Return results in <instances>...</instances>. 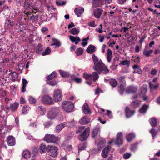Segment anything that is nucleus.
I'll return each instance as SVG.
<instances>
[{
	"label": "nucleus",
	"mask_w": 160,
	"mask_h": 160,
	"mask_svg": "<svg viewBox=\"0 0 160 160\" xmlns=\"http://www.w3.org/2000/svg\"><path fill=\"white\" fill-rule=\"evenodd\" d=\"M87 143L86 142H84L82 144L79 145L78 147V150H85L87 147Z\"/></svg>",
	"instance_id": "37998d69"
},
{
	"label": "nucleus",
	"mask_w": 160,
	"mask_h": 160,
	"mask_svg": "<svg viewBox=\"0 0 160 160\" xmlns=\"http://www.w3.org/2000/svg\"><path fill=\"white\" fill-rule=\"evenodd\" d=\"M138 145L137 142L132 144L130 147V150L132 152H135L137 149Z\"/></svg>",
	"instance_id": "ea45409f"
},
{
	"label": "nucleus",
	"mask_w": 160,
	"mask_h": 160,
	"mask_svg": "<svg viewBox=\"0 0 160 160\" xmlns=\"http://www.w3.org/2000/svg\"><path fill=\"white\" fill-rule=\"evenodd\" d=\"M88 25L92 28L95 27L97 25L95 24V21H92L88 23Z\"/></svg>",
	"instance_id": "052dcab7"
},
{
	"label": "nucleus",
	"mask_w": 160,
	"mask_h": 160,
	"mask_svg": "<svg viewBox=\"0 0 160 160\" xmlns=\"http://www.w3.org/2000/svg\"><path fill=\"white\" fill-rule=\"evenodd\" d=\"M111 149V147L110 146H108L106 147L102 152L101 155L102 157L104 158L107 157L109 151Z\"/></svg>",
	"instance_id": "dca6fc26"
},
{
	"label": "nucleus",
	"mask_w": 160,
	"mask_h": 160,
	"mask_svg": "<svg viewBox=\"0 0 160 160\" xmlns=\"http://www.w3.org/2000/svg\"><path fill=\"white\" fill-rule=\"evenodd\" d=\"M57 76V73L55 72L54 71L49 75L46 76V78L48 80H51L56 77Z\"/></svg>",
	"instance_id": "72a5a7b5"
},
{
	"label": "nucleus",
	"mask_w": 160,
	"mask_h": 160,
	"mask_svg": "<svg viewBox=\"0 0 160 160\" xmlns=\"http://www.w3.org/2000/svg\"><path fill=\"white\" fill-rule=\"evenodd\" d=\"M58 149L57 147L48 145V154L53 158L56 157L58 153Z\"/></svg>",
	"instance_id": "423d86ee"
},
{
	"label": "nucleus",
	"mask_w": 160,
	"mask_h": 160,
	"mask_svg": "<svg viewBox=\"0 0 160 160\" xmlns=\"http://www.w3.org/2000/svg\"><path fill=\"white\" fill-rule=\"evenodd\" d=\"M48 146L46 147V145L43 143L40 145L39 146L40 152L41 153H45L46 151L48 152Z\"/></svg>",
	"instance_id": "f3484780"
},
{
	"label": "nucleus",
	"mask_w": 160,
	"mask_h": 160,
	"mask_svg": "<svg viewBox=\"0 0 160 160\" xmlns=\"http://www.w3.org/2000/svg\"><path fill=\"white\" fill-rule=\"evenodd\" d=\"M137 86L130 85L126 88V92L127 94L134 93L137 92Z\"/></svg>",
	"instance_id": "9d476101"
},
{
	"label": "nucleus",
	"mask_w": 160,
	"mask_h": 160,
	"mask_svg": "<svg viewBox=\"0 0 160 160\" xmlns=\"http://www.w3.org/2000/svg\"><path fill=\"white\" fill-rule=\"evenodd\" d=\"M153 50L152 49L147 50L145 49L143 52V53L146 57H149L151 56V54L153 52Z\"/></svg>",
	"instance_id": "e433bc0d"
},
{
	"label": "nucleus",
	"mask_w": 160,
	"mask_h": 160,
	"mask_svg": "<svg viewBox=\"0 0 160 160\" xmlns=\"http://www.w3.org/2000/svg\"><path fill=\"white\" fill-rule=\"evenodd\" d=\"M19 102L20 104H24L26 103V101L25 99L23 98L22 97H21L20 98Z\"/></svg>",
	"instance_id": "774afa93"
},
{
	"label": "nucleus",
	"mask_w": 160,
	"mask_h": 160,
	"mask_svg": "<svg viewBox=\"0 0 160 160\" xmlns=\"http://www.w3.org/2000/svg\"><path fill=\"white\" fill-rule=\"evenodd\" d=\"M103 10L101 8H98L95 9L94 11V15L95 17L97 19L99 18L103 12Z\"/></svg>",
	"instance_id": "ddd939ff"
},
{
	"label": "nucleus",
	"mask_w": 160,
	"mask_h": 160,
	"mask_svg": "<svg viewBox=\"0 0 160 160\" xmlns=\"http://www.w3.org/2000/svg\"><path fill=\"white\" fill-rule=\"evenodd\" d=\"M150 125L152 127H155L158 124V122L154 117L151 118L149 120Z\"/></svg>",
	"instance_id": "aec40b11"
},
{
	"label": "nucleus",
	"mask_w": 160,
	"mask_h": 160,
	"mask_svg": "<svg viewBox=\"0 0 160 160\" xmlns=\"http://www.w3.org/2000/svg\"><path fill=\"white\" fill-rule=\"evenodd\" d=\"M62 106L63 109L66 112H70L73 110L74 105L69 101H64L62 102Z\"/></svg>",
	"instance_id": "20e7f679"
},
{
	"label": "nucleus",
	"mask_w": 160,
	"mask_h": 160,
	"mask_svg": "<svg viewBox=\"0 0 160 160\" xmlns=\"http://www.w3.org/2000/svg\"><path fill=\"white\" fill-rule=\"evenodd\" d=\"M86 51L88 53L92 54L96 51V47L93 45H90L87 48Z\"/></svg>",
	"instance_id": "412c9836"
},
{
	"label": "nucleus",
	"mask_w": 160,
	"mask_h": 160,
	"mask_svg": "<svg viewBox=\"0 0 160 160\" xmlns=\"http://www.w3.org/2000/svg\"><path fill=\"white\" fill-rule=\"evenodd\" d=\"M149 107L145 104H144L142 107L139 109V112L141 113L145 114L148 108Z\"/></svg>",
	"instance_id": "5701e85b"
},
{
	"label": "nucleus",
	"mask_w": 160,
	"mask_h": 160,
	"mask_svg": "<svg viewBox=\"0 0 160 160\" xmlns=\"http://www.w3.org/2000/svg\"><path fill=\"white\" fill-rule=\"evenodd\" d=\"M62 95L61 91L60 89H57L54 92L53 97L55 101H60L62 99Z\"/></svg>",
	"instance_id": "1a4fd4ad"
},
{
	"label": "nucleus",
	"mask_w": 160,
	"mask_h": 160,
	"mask_svg": "<svg viewBox=\"0 0 160 160\" xmlns=\"http://www.w3.org/2000/svg\"><path fill=\"white\" fill-rule=\"evenodd\" d=\"M133 69H135L133 73L139 74H140L142 73V70L139 68H138V66L137 65H134L133 67Z\"/></svg>",
	"instance_id": "4c0bfd02"
},
{
	"label": "nucleus",
	"mask_w": 160,
	"mask_h": 160,
	"mask_svg": "<svg viewBox=\"0 0 160 160\" xmlns=\"http://www.w3.org/2000/svg\"><path fill=\"white\" fill-rule=\"evenodd\" d=\"M42 100L44 104L47 105L52 104L53 102L52 98L47 95H44L42 98Z\"/></svg>",
	"instance_id": "9b49d317"
},
{
	"label": "nucleus",
	"mask_w": 160,
	"mask_h": 160,
	"mask_svg": "<svg viewBox=\"0 0 160 160\" xmlns=\"http://www.w3.org/2000/svg\"><path fill=\"white\" fill-rule=\"evenodd\" d=\"M126 86L124 84H120L118 86V91L121 95H123L125 90Z\"/></svg>",
	"instance_id": "c756f323"
},
{
	"label": "nucleus",
	"mask_w": 160,
	"mask_h": 160,
	"mask_svg": "<svg viewBox=\"0 0 160 160\" xmlns=\"http://www.w3.org/2000/svg\"><path fill=\"white\" fill-rule=\"evenodd\" d=\"M125 112L126 117L127 118L131 117L134 114L135 112L134 110H131L128 106L126 107Z\"/></svg>",
	"instance_id": "f8f14e48"
},
{
	"label": "nucleus",
	"mask_w": 160,
	"mask_h": 160,
	"mask_svg": "<svg viewBox=\"0 0 160 160\" xmlns=\"http://www.w3.org/2000/svg\"><path fill=\"white\" fill-rule=\"evenodd\" d=\"M28 100L29 103L31 104H34L36 102V99L31 96H28Z\"/></svg>",
	"instance_id": "de8ad7c7"
},
{
	"label": "nucleus",
	"mask_w": 160,
	"mask_h": 160,
	"mask_svg": "<svg viewBox=\"0 0 160 160\" xmlns=\"http://www.w3.org/2000/svg\"><path fill=\"white\" fill-rule=\"evenodd\" d=\"M87 116H84L81 118V119L79 120V123L82 125L87 124L89 122L87 119Z\"/></svg>",
	"instance_id": "c85d7f7f"
},
{
	"label": "nucleus",
	"mask_w": 160,
	"mask_h": 160,
	"mask_svg": "<svg viewBox=\"0 0 160 160\" xmlns=\"http://www.w3.org/2000/svg\"><path fill=\"white\" fill-rule=\"evenodd\" d=\"M7 141L8 145L9 146H13L15 144V139L13 136H9L7 137Z\"/></svg>",
	"instance_id": "4468645a"
},
{
	"label": "nucleus",
	"mask_w": 160,
	"mask_h": 160,
	"mask_svg": "<svg viewBox=\"0 0 160 160\" xmlns=\"http://www.w3.org/2000/svg\"><path fill=\"white\" fill-rule=\"evenodd\" d=\"M83 76L86 80L90 81L92 80L94 82H95L99 78L98 74L96 72H92V74L84 73Z\"/></svg>",
	"instance_id": "39448f33"
},
{
	"label": "nucleus",
	"mask_w": 160,
	"mask_h": 160,
	"mask_svg": "<svg viewBox=\"0 0 160 160\" xmlns=\"http://www.w3.org/2000/svg\"><path fill=\"white\" fill-rule=\"evenodd\" d=\"M141 104V101L139 100H135L132 102L131 106L133 108H137Z\"/></svg>",
	"instance_id": "b1692460"
},
{
	"label": "nucleus",
	"mask_w": 160,
	"mask_h": 160,
	"mask_svg": "<svg viewBox=\"0 0 160 160\" xmlns=\"http://www.w3.org/2000/svg\"><path fill=\"white\" fill-rule=\"evenodd\" d=\"M61 0H56V4L59 6H62L65 5L66 3V2L65 1H63L62 2L61 1Z\"/></svg>",
	"instance_id": "3c124183"
},
{
	"label": "nucleus",
	"mask_w": 160,
	"mask_h": 160,
	"mask_svg": "<svg viewBox=\"0 0 160 160\" xmlns=\"http://www.w3.org/2000/svg\"><path fill=\"white\" fill-rule=\"evenodd\" d=\"M82 109L84 114H88L90 112V111L88 108V106L87 103H85L82 107Z\"/></svg>",
	"instance_id": "cd10ccee"
},
{
	"label": "nucleus",
	"mask_w": 160,
	"mask_h": 160,
	"mask_svg": "<svg viewBox=\"0 0 160 160\" xmlns=\"http://www.w3.org/2000/svg\"><path fill=\"white\" fill-rule=\"evenodd\" d=\"M112 52L109 49H108L107 51V58L108 62H111L112 58Z\"/></svg>",
	"instance_id": "a878e982"
},
{
	"label": "nucleus",
	"mask_w": 160,
	"mask_h": 160,
	"mask_svg": "<svg viewBox=\"0 0 160 160\" xmlns=\"http://www.w3.org/2000/svg\"><path fill=\"white\" fill-rule=\"evenodd\" d=\"M123 134L121 132H118L117 135L116 139L112 140L111 141L108 142L109 144H111L113 142L115 141V144L118 146L122 145L123 144Z\"/></svg>",
	"instance_id": "7ed1b4c3"
},
{
	"label": "nucleus",
	"mask_w": 160,
	"mask_h": 160,
	"mask_svg": "<svg viewBox=\"0 0 160 160\" xmlns=\"http://www.w3.org/2000/svg\"><path fill=\"white\" fill-rule=\"evenodd\" d=\"M90 128L89 127L87 128L79 135V139L81 141H83L87 140L88 137L90 132Z\"/></svg>",
	"instance_id": "6e6552de"
},
{
	"label": "nucleus",
	"mask_w": 160,
	"mask_h": 160,
	"mask_svg": "<svg viewBox=\"0 0 160 160\" xmlns=\"http://www.w3.org/2000/svg\"><path fill=\"white\" fill-rule=\"evenodd\" d=\"M43 50L42 47L40 44H38L37 46V48L36 50V52L37 54H40L43 52Z\"/></svg>",
	"instance_id": "a19ab883"
},
{
	"label": "nucleus",
	"mask_w": 160,
	"mask_h": 160,
	"mask_svg": "<svg viewBox=\"0 0 160 160\" xmlns=\"http://www.w3.org/2000/svg\"><path fill=\"white\" fill-rule=\"evenodd\" d=\"M73 79L78 83H81L82 82V79L78 77H75L74 78H73Z\"/></svg>",
	"instance_id": "bf43d9fd"
},
{
	"label": "nucleus",
	"mask_w": 160,
	"mask_h": 160,
	"mask_svg": "<svg viewBox=\"0 0 160 160\" xmlns=\"http://www.w3.org/2000/svg\"><path fill=\"white\" fill-rule=\"evenodd\" d=\"M100 132V128L99 127H96L93 129L92 132V137L95 138V137L99 134Z\"/></svg>",
	"instance_id": "a211bd4d"
},
{
	"label": "nucleus",
	"mask_w": 160,
	"mask_h": 160,
	"mask_svg": "<svg viewBox=\"0 0 160 160\" xmlns=\"http://www.w3.org/2000/svg\"><path fill=\"white\" fill-rule=\"evenodd\" d=\"M52 124L51 121H48L45 122L44 124L45 127H48L51 126Z\"/></svg>",
	"instance_id": "0e129e2a"
},
{
	"label": "nucleus",
	"mask_w": 160,
	"mask_h": 160,
	"mask_svg": "<svg viewBox=\"0 0 160 160\" xmlns=\"http://www.w3.org/2000/svg\"><path fill=\"white\" fill-rule=\"evenodd\" d=\"M69 32L73 35H76L78 34L80 32L79 28H73L71 29L69 31Z\"/></svg>",
	"instance_id": "473e14b6"
},
{
	"label": "nucleus",
	"mask_w": 160,
	"mask_h": 160,
	"mask_svg": "<svg viewBox=\"0 0 160 160\" xmlns=\"http://www.w3.org/2000/svg\"><path fill=\"white\" fill-rule=\"evenodd\" d=\"M125 76H122L119 77L118 79L120 84H124L126 83V81L125 80Z\"/></svg>",
	"instance_id": "49530a36"
},
{
	"label": "nucleus",
	"mask_w": 160,
	"mask_h": 160,
	"mask_svg": "<svg viewBox=\"0 0 160 160\" xmlns=\"http://www.w3.org/2000/svg\"><path fill=\"white\" fill-rule=\"evenodd\" d=\"M28 110V108L27 106L26 105H24L22 108V113L23 114H27Z\"/></svg>",
	"instance_id": "603ef678"
},
{
	"label": "nucleus",
	"mask_w": 160,
	"mask_h": 160,
	"mask_svg": "<svg viewBox=\"0 0 160 160\" xmlns=\"http://www.w3.org/2000/svg\"><path fill=\"white\" fill-rule=\"evenodd\" d=\"M47 83L49 85L54 86L57 84L58 82L56 80H48L47 81Z\"/></svg>",
	"instance_id": "8fccbe9b"
},
{
	"label": "nucleus",
	"mask_w": 160,
	"mask_h": 160,
	"mask_svg": "<svg viewBox=\"0 0 160 160\" xmlns=\"http://www.w3.org/2000/svg\"><path fill=\"white\" fill-rule=\"evenodd\" d=\"M19 104L18 102H15L13 103H11L10 104V109L12 112H14L18 109Z\"/></svg>",
	"instance_id": "6ab92c4d"
},
{
	"label": "nucleus",
	"mask_w": 160,
	"mask_h": 160,
	"mask_svg": "<svg viewBox=\"0 0 160 160\" xmlns=\"http://www.w3.org/2000/svg\"><path fill=\"white\" fill-rule=\"evenodd\" d=\"M59 112V110L58 108L53 107L48 112L47 117L49 119H53L57 117Z\"/></svg>",
	"instance_id": "0eeeda50"
},
{
	"label": "nucleus",
	"mask_w": 160,
	"mask_h": 160,
	"mask_svg": "<svg viewBox=\"0 0 160 160\" xmlns=\"http://www.w3.org/2000/svg\"><path fill=\"white\" fill-rule=\"evenodd\" d=\"M92 60L94 62V64L95 63H97L99 62V60L98 57L95 55V54H93L92 55Z\"/></svg>",
	"instance_id": "4d7b16f0"
},
{
	"label": "nucleus",
	"mask_w": 160,
	"mask_h": 160,
	"mask_svg": "<svg viewBox=\"0 0 160 160\" xmlns=\"http://www.w3.org/2000/svg\"><path fill=\"white\" fill-rule=\"evenodd\" d=\"M83 50L82 48H78L75 51V53L77 56H79L83 54Z\"/></svg>",
	"instance_id": "09e8293b"
},
{
	"label": "nucleus",
	"mask_w": 160,
	"mask_h": 160,
	"mask_svg": "<svg viewBox=\"0 0 160 160\" xmlns=\"http://www.w3.org/2000/svg\"><path fill=\"white\" fill-rule=\"evenodd\" d=\"M38 112L42 114H44L46 111L45 108L42 106H38Z\"/></svg>",
	"instance_id": "a18cd8bd"
},
{
	"label": "nucleus",
	"mask_w": 160,
	"mask_h": 160,
	"mask_svg": "<svg viewBox=\"0 0 160 160\" xmlns=\"http://www.w3.org/2000/svg\"><path fill=\"white\" fill-rule=\"evenodd\" d=\"M93 69L99 74L103 73L107 74L109 73V70L101 60H99V62L95 63Z\"/></svg>",
	"instance_id": "f257e3e1"
},
{
	"label": "nucleus",
	"mask_w": 160,
	"mask_h": 160,
	"mask_svg": "<svg viewBox=\"0 0 160 160\" xmlns=\"http://www.w3.org/2000/svg\"><path fill=\"white\" fill-rule=\"evenodd\" d=\"M22 156L25 159L29 158L31 156V153L28 150L26 149L23 151Z\"/></svg>",
	"instance_id": "393cba45"
},
{
	"label": "nucleus",
	"mask_w": 160,
	"mask_h": 160,
	"mask_svg": "<svg viewBox=\"0 0 160 160\" xmlns=\"http://www.w3.org/2000/svg\"><path fill=\"white\" fill-rule=\"evenodd\" d=\"M53 43L51 45V46L55 45L57 47H59L61 46L60 42L56 39H53Z\"/></svg>",
	"instance_id": "79ce46f5"
},
{
	"label": "nucleus",
	"mask_w": 160,
	"mask_h": 160,
	"mask_svg": "<svg viewBox=\"0 0 160 160\" xmlns=\"http://www.w3.org/2000/svg\"><path fill=\"white\" fill-rule=\"evenodd\" d=\"M84 11V8L82 7L80 9L75 8L74 9L75 13L78 17L80 16L83 13Z\"/></svg>",
	"instance_id": "bb28decb"
},
{
	"label": "nucleus",
	"mask_w": 160,
	"mask_h": 160,
	"mask_svg": "<svg viewBox=\"0 0 160 160\" xmlns=\"http://www.w3.org/2000/svg\"><path fill=\"white\" fill-rule=\"evenodd\" d=\"M147 86L145 84H143L141 87V93L143 95H145L147 91Z\"/></svg>",
	"instance_id": "58836bf2"
},
{
	"label": "nucleus",
	"mask_w": 160,
	"mask_h": 160,
	"mask_svg": "<svg viewBox=\"0 0 160 160\" xmlns=\"http://www.w3.org/2000/svg\"><path fill=\"white\" fill-rule=\"evenodd\" d=\"M38 149L36 147H34L32 149V153L33 154L32 156L35 157L38 154Z\"/></svg>",
	"instance_id": "864d4df0"
},
{
	"label": "nucleus",
	"mask_w": 160,
	"mask_h": 160,
	"mask_svg": "<svg viewBox=\"0 0 160 160\" xmlns=\"http://www.w3.org/2000/svg\"><path fill=\"white\" fill-rule=\"evenodd\" d=\"M66 125L67 123L66 122H64L57 125L55 128L54 132L57 133L59 132Z\"/></svg>",
	"instance_id": "2eb2a0df"
},
{
	"label": "nucleus",
	"mask_w": 160,
	"mask_h": 160,
	"mask_svg": "<svg viewBox=\"0 0 160 160\" xmlns=\"http://www.w3.org/2000/svg\"><path fill=\"white\" fill-rule=\"evenodd\" d=\"M59 72L61 76L63 78L68 77L70 76L69 72L63 71L62 70H60Z\"/></svg>",
	"instance_id": "f704fd0d"
},
{
	"label": "nucleus",
	"mask_w": 160,
	"mask_h": 160,
	"mask_svg": "<svg viewBox=\"0 0 160 160\" xmlns=\"http://www.w3.org/2000/svg\"><path fill=\"white\" fill-rule=\"evenodd\" d=\"M131 155L130 153H126L123 155V157L124 159H127L129 158Z\"/></svg>",
	"instance_id": "680f3d73"
},
{
	"label": "nucleus",
	"mask_w": 160,
	"mask_h": 160,
	"mask_svg": "<svg viewBox=\"0 0 160 160\" xmlns=\"http://www.w3.org/2000/svg\"><path fill=\"white\" fill-rule=\"evenodd\" d=\"M85 128V126H81L78 128V130L76 131V133L77 134H78L79 133L82 132L84 130Z\"/></svg>",
	"instance_id": "6e6d98bb"
},
{
	"label": "nucleus",
	"mask_w": 160,
	"mask_h": 160,
	"mask_svg": "<svg viewBox=\"0 0 160 160\" xmlns=\"http://www.w3.org/2000/svg\"><path fill=\"white\" fill-rule=\"evenodd\" d=\"M24 5L25 8H28L31 6V4L27 1H25L24 2Z\"/></svg>",
	"instance_id": "69168bd1"
},
{
	"label": "nucleus",
	"mask_w": 160,
	"mask_h": 160,
	"mask_svg": "<svg viewBox=\"0 0 160 160\" xmlns=\"http://www.w3.org/2000/svg\"><path fill=\"white\" fill-rule=\"evenodd\" d=\"M120 65H127L128 66H129L130 65V61L127 60L123 61L120 63Z\"/></svg>",
	"instance_id": "13d9d810"
},
{
	"label": "nucleus",
	"mask_w": 160,
	"mask_h": 160,
	"mask_svg": "<svg viewBox=\"0 0 160 160\" xmlns=\"http://www.w3.org/2000/svg\"><path fill=\"white\" fill-rule=\"evenodd\" d=\"M118 82L116 79L111 78L109 80V84L112 88H115L118 85Z\"/></svg>",
	"instance_id": "7c9ffc66"
},
{
	"label": "nucleus",
	"mask_w": 160,
	"mask_h": 160,
	"mask_svg": "<svg viewBox=\"0 0 160 160\" xmlns=\"http://www.w3.org/2000/svg\"><path fill=\"white\" fill-rule=\"evenodd\" d=\"M43 140L48 142H52L56 144H58L60 138L53 134H47L44 138Z\"/></svg>",
	"instance_id": "f03ea898"
},
{
	"label": "nucleus",
	"mask_w": 160,
	"mask_h": 160,
	"mask_svg": "<svg viewBox=\"0 0 160 160\" xmlns=\"http://www.w3.org/2000/svg\"><path fill=\"white\" fill-rule=\"evenodd\" d=\"M150 132L151 133L153 138H154L157 134L158 130L156 129L152 128L150 130Z\"/></svg>",
	"instance_id": "c03bdc74"
},
{
	"label": "nucleus",
	"mask_w": 160,
	"mask_h": 160,
	"mask_svg": "<svg viewBox=\"0 0 160 160\" xmlns=\"http://www.w3.org/2000/svg\"><path fill=\"white\" fill-rule=\"evenodd\" d=\"M69 37L70 40L73 42H75L76 41V37H74L71 35H69Z\"/></svg>",
	"instance_id": "338daca9"
},
{
	"label": "nucleus",
	"mask_w": 160,
	"mask_h": 160,
	"mask_svg": "<svg viewBox=\"0 0 160 160\" xmlns=\"http://www.w3.org/2000/svg\"><path fill=\"white\" fill-rule=\"evenodd\" d=\"M102 0H93L92 5L95 7H100L102 5Z\"/></svg>",
	"instance_id": "4be33fe9"
},
{
	"label": "nucleus",
	"mask_w": 160,
	"mask_h": 160,
	"mask_svg": "<svg viewBox=\"0 0 160 160\" xmlns=\"http://www.w3.org/2000/svg\"><path fill=\"white\" fill-rule=\"evenodd\" d=\"M135 135L133 133H130L127 135L126 136V138L127 140L130 142L135 138Z\"/></svg>",
	"instance_id": "2f4dec72"
},
{
	"label": "nucleus",
	"mask_w": 160,
	"mask_h": 160,
	"mask_svg": "<svg viewBox=\"0 0 160 160\" xmlns=\"http://www.w3.org/2000/svg\"><path fill=\"white\" fill-rule=\"evenodd\" d=\"M11 77L13 79L17 78L18 77V75L17 73L14 72L11 75Z\"/></svg>",
	"instance_id": "e2e57ef3"
},
{
	"label": "nucleus",
	"mask_w": 160,
	"mask_h": 160,
	"mask_svg": "<svg viewBox=\"0 0 160 160\" xmlns=\"http://www.w3.org/2000/svg\"><path fill=\"white\" fill-rule=\"evenodd\" d=\"M51 51L49 47H47L45 52L42 53V56H45L50 54Z\"/></svg>",
	"instance_id": "5fc2aeb1"
},
{
	"label": "nucleus",
	"mask_w": 160,
	"mask_h": 160,
	"mask_svg": "<svg viewBox=\"0 0 160 160\" xmlns=\"http://www.w3.org/2000/svg\"><path fill=\"white\" fill-rule=\"evenodd\" d=\"M22 92H24L26 91V87L28 83V82L26 79L23 78L22 79Z\"/></svg>",
	"instance_id": "c9c22d12"
}]
</instances>
